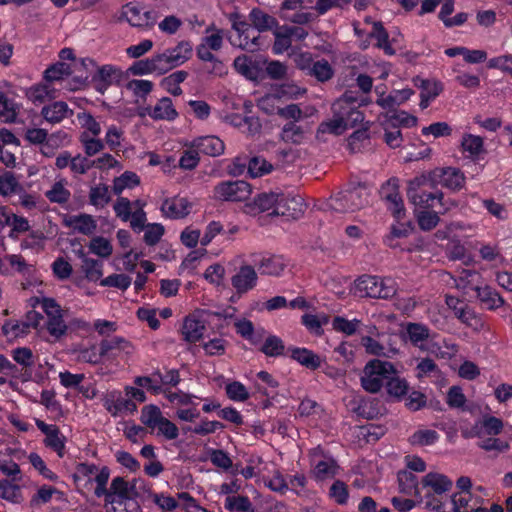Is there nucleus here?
<instances>
[{"mask_svg": "<svg viewBox=\"0 0 512 512\" xmlns=\"http://www.w3.org/2000/svg\"><path fill=\"white\" fill-rule=\"evenodd\" d=\"M304 210L301 197L283 192L261 193L252 203L245 205L247 214L267 213L269 216H280L285 222L298 220Z\"/></svg>", "mask_w": 512, "mask_h": 512, "instance_id": "f257e3e1", "label": "nucleus"}, {"mask_svg": "<svg viewBox=\"0 0 512 512\" xmlns=\"http://www.w3.org/2000/svg\"><path fill=\"white\" fill-rule=\"evenodd\" d=\"M436 186L433 184L431 171L427 174L416 176L408 183L407 195L410 201L417 207L418 224H438V214L445 213L448 207L443 202V193H417V190L424 185Z\"/></svg>", "mask_w": 512, "mask_h": 512, "instance_id": "f03ea898", "label": "nucleus"}, {"mask_svg": "<svg viewBox=\"0 0 512 512\" xmlns=\"http://www.w3.org/2000/svg\"><path fill=\"white\" fill-rule=\"evenodd\" d=\"M249 20L250 23L238 13L230 15L232 28L238 35V39H232L231 43L241 49L253 51L258 48V33L272 29L277 22L274 17L258 8L250 11Z\"/></svg>", "mask_w": 512, "mask_h": 512, "instance_id": "7ed1b4c3", "label": "nucleus"}, {"mask_svg": "<svg viewBox=\"0 0 512 512\" xmlns=\"http://www.w3.org/2000/svg\"><path fill=\"white\" fill-rule=\"evenodd\" d=\"M369 190L364 185L349 187L319 204L327 217L322 221L346 220L343 215L353 213L368 203Z\"/></svg>", "mask_w": 512, "mask_h": 512, "instance_id": "20e7f679", "label": "nucleus"}, {"mask_svg": "<svg viewBox=\"0 0 512 512\" xmlns=\"http://www.w3.org/2000/svg\"><path fill=\"white\" fill-rule=\"evenodd\" d=\"M357 101L349 94H344L332 104V118L323 121L318 127V135H341L349 127L363 121L364 116L357 108Z\"/></svg>", "mask_w": 512, "mask_h": 512, "instance_id": "39448f33", "label": "nucleus"}, {"mask_svg": "<svg viewBox=\"0 0 512 512\" xmlns=\"http://www.w3.org/2000/svg\"><path fill=\"white\" fill-rule=\"evenodd\" d=\"M393 363L380 359H372L366 363L360 377L361 387L368 393H378L390 374H396Z\"/></svg>", "mask_w": 512, "mask_h": 512, "instance_id": "423d86ee", "label": "nucleus"}, {"mask_svg": "<svg viewBox=\"0 0 512 512\" xmlns=\"http://www.w3.org/2000/svg\"><path fill=\"white\" fill-rule=\"evenodd\" d=\"M355 289L361 297L389 299L396 294V284L392 278L363 275L355 282Z\"/></svg>", "mask_w": 512, "mask_h": 512, "instance_id": "0eeeda50", "label": "nucleus"}, {"mask_svg": "<svg viewBox=\"0 0 512 512\" xmlns=\"http://www.w3.org/2000/svg\"><path fill=\"white\" fill-rule=\"evenodd\" d=\"M121 19L132 27L148 31L157 23L158 13L138 3L130 2L122 7Z\"/></svg>", "mask_w": 512, "mask_h": 512, "instance_id": "6e6552de", "label": "nucleus"}, {"mask_svg": "<svg viewBox=\"0 0 512 512\" xmlns=\"http://www.w3.org/2000/svg\"><path fill=\"white\" fill-rule=\"evenodd\" d=\"M174 68H176L175 65L164 50L151 57L134 62L131 70L135 75L154 74L161 76Z\"/></svg>", "mask_w": 512, "mask_h": 512, "instance_id": "1a4fd4ad", "label": "nucleus"}, {"mask_svg": "<svg viewBox=\"0 0 512 512\" xmlns=\"http://www.w3.org/2000/svg\"><path fill=\"white\" fill-rule=\"evenodd\" d=\"M145 203L142 200L130 201L125 197H119L113 205L116 216L122 222L130 224H145Z\"/></svg>", "mask_w": 512, "mask_h": 512, "instance_id": "9d476101", "label": "nucleus"}, {"mask_svg": "<svg viewBox=\"0 0 512 512\" xmlns=\"http://www.w3.org/2000/svg\"><path fill=\"white\" fill-rule=\"evenodd\" d=\"M252 192L251 185L243 180L224 181L215 186L214 198L221 201H244Z\"/></svg>", "mask_w": 512, "mask_h": 512, "instance_id": "9b49d317", "label": "nucleus"}, {"mask_svg": "<svg viewBox=\"0 0 512 512\" xmlns=\"http://www.w3.org/2000/svg\"><path fill=\"white\" fill-rule=\"evenodd\" d=\"M305 90H301L298 87L292 85H284L280 88L275 89L272 93H268L258 100V107L267 114H278V102L281 97L288 96L290 98H296L302 95Z\"/></svg>", "mask_w": 512, "mask_h": 512, "instance_id": "f8f14e48", "label": "nucleus"}, {"mask_svg": "<svg viewBox=\"0 0 512 512\" xmlns=\"http://www.w3.org/2000/svg\"><path fill=\"white\" fill-rule=\"evenodd\" d=\"M222 44V31L217 29H207L205 36L201 40V43L197 46V56L202 61L215 62L217 65H221V63L217 61L212 52L219 51L222 47Z\"/></svg>", "mask_w": 512, "mask_h": 512, "instance_id": "ddd939ff", "label": "nucleus"}, {"mask_svg": "<svg viewBox=\"0 0 512 512\" xmlns=\"http://www.w3.org/2000/svg\"><path fill=\"white\" fill-rule=\"evenodd\" d=\"M504 424L500 418L485 415L482 420L474 423L469 431L462 432L464 438H483L486 435L496 436L503 430Z\"/></svg>", "mask_w": 512, "mask_h": 512, "instance_id": "4468645a", "label": "nucleus"}, {"mask_svg": "<svg viewBox=\"0 0 512 512\" xmlns=\"http://www.w3.org/2000/svg\"><path fill=\"white\" fill-rule=\"evenodd\" d=\"M381 196L386 201L388 209L397 220L404 214V203L399 193V180L390 178L381 188Z\"/></svg>", "mask_w": 512, "mask_h": 512, "instance_id": "2eb2a0df", "label": "nucleus"}, {"mask_svg": "<svg viewBox=\"0 0 512 512\" xmlns=\"http://www.w3.org/2000/svg\"><path fill=\"white\" fill-rule=\"evenodd\" d=\"M37 428L45 434L43 443L46 447L52 449L57 455L62 458L65 451L66 437L61 434L60 429L56 425H49L43 420L35 419Z\"/></svg>", "mask_w": 512, "mask_h": 512, "instance_id": "dca6fc26", "label": "nucleus"}, {"mask_svg": "<svg viewBox=\"0 0 512 512\" xmlns=\"http://www.w3.org/2000/svg\"><path fill=\"white\" fill-rule=\"evenodd\" d=\"M433 184H440L448 189H460L464 182L465 176L463 173L454 167L436 168L431 171Z\"/></svg>", "mask_w": 512, "mask_h": 512, "instance_id": "f3484780", "label": "nucleus"}, {"mask_svg": "<svg viewBox=\"0 0 512 512\" xmlns=\"http://www.w3.org/2000/svg\"><path fill=\"white\" fill-rule=\"evenodd\" d=\"M123 77V71L113 65H103L99 67L92 77L95 89L104 94L112 85L117 84Z\"/></svg>", "mask_w": 512, "mask_h": 512, "instance_id": "a211bd4d", "label": "nucleus"}, {"mask_svg": "<svg viewBox=\"0 0 512 512\" xmlns=\"http://www.w3.org/2000/svg\"><path fill=\"white\" fill-rule=\"evenodd\" d=\"M160 209L166 219L181 220L190 213L191 203L185 197L174 196L166 198Z\"/></svg>", "mask_w": 512, "mask_h": 512, "instance_id": "6ab92c4d", "label": "nucleus"}, {"mask_svg": "<svg viewBox=\"0 0 512 512\" xmlns=\"http://www.w3.org/2000/svg\"><path fill=\"white\" fill-rule=\"evenodd\" d=\"M257 279L258 276L254 267L243 265L239 268L238 272L232 276L231 284L238 294H244L256 286Z\"/></svg>", "mask_w": 512, "mask_h": 512, "instance_id": "aec40b11", "label": "nucleus"}, {"mask_svg": "<svg viewBox=\"0 0 512 512\" xmlns=\"http://www.w3.org/2000/svg\"><path fill=\"white\" fill-rule=\"evenodd\" d=\"M379 121L384 129H387V127L397 129L399 127L410 128L417 124V118L404 110L389 109L388 112L379 116Z\"/></svg>", "mask_w": 512, "mask_h": 512, "instance_id": "412c9836", "label": "nucleus"}, {"mask_svg": "<svg viewBox=\"0 0 512 512\" xmlns=\"http://www.w3.org/2000/svg\"><path fill=\"white\" fill-rule=\"evenodd\" d=\"M144 111V115L153 120L173 121L178 117V112L169 97H162L154 106L147 107Z\"/></svg>", "mask_w": 512, "mask_h": 512, "instance_id": "4be33fe9", "label": "nucleus"}, {"mask_svg": "<svg viewBox=\"0 0 512 512\" xmlns=\"http://www.w3.org/2000/svg\"><path fill=\"white\" fill-rule=\"evenodd\" d=\"M191 148L208 156H219L224 152V142L217 136H201L191 141Z\"/></svg>", "mask_w": 512, "mask_h": 512, "instance_id": "5701e85b", "label": "nucleus"}, {"mask_svg": "<svg viewBox=\"0 0 512 512\" xmlns=\"http://www.w3.org/2000/svg\"><path fill=\"white\" fill-rule=\"evenodd\" d=\"M414 85L420 89V107L426 109L430 102L434 100L442 91V84L436 80H427L415 78Z\"/></svg>", "mask_w": 512, "mask_h": 512, "instance_id": "b1692460", "label": "nucleus"}, {"mask_svg": "<svg viewBox=\"0 0 512 512\" xmlns=\"http://www.w3.org/2000/svg\"><path fill=\"white\" fill-rule=\"evenodd\" d=\"M290 358L310 370L321 367L322 360L318 354L307 348L289 347Z\"/></svg>", "mask_w": 512, "mask_h": 512, "instance_id": "393cba45", "label": "nucleus"}, {"mask_svg": "<svg viewBox=\"0 0 512 512\" xmlns=\"http://www.w3.org/2000/svg\"><path fill=\"white\" fill-rule=\"evenodd\" d=\"M404 329L400 331V337L403 341H410L414 346H418L429 338V328L421 323L408 322L402 326Z\"/></svg>", "mask_w": 512, "mask_h": 512, "instance_id": "a878e982", "label": "nucleus"}, {"mask_svg": "<svg viewBox=\"0 0 512 512\" xmlns=\"http://www.w3.org/2000/svg\"><path fill=\"white\" fill-rule=\"evenodd\" d=\"M104 497L106 504H124L129 500L127 481L123 477H115Z\"/></svg>", "mask_w": 512, "mask_h": 512, "instance_id": "bb28decb", "label": "nucleus"}, {"mask_svg": "<svg viewBox=\"0 0 512 512\" xmlns=\"http://www.w3.org/2000/svg\"><path fill=\"white\" fill-rule=\"evenodd\" d=\"M236 71L250 80H256L261 72V62L247 55L238 56L234 60Z\"/></svg>", "mask_w": 512, "mask_h": 512, "instance_id": "cd10ccee", "label": "nucleus"}, {"mask_svg": "<svg viewBox=\"0 0 512 512\" xmlns=\"http://www.w3.org/2000/svg\"><path fill=\"white\" fill-rule=\"evenodd\" d=\"M385 389L393 401L400 402L408 394L410 387L407 380L398 376L397 372L396 374L389 375L385 383Z\"/></svg>", "mask_w": 512, "mask_h": 512, "instance_id": "c85d7f7f", "label": "nucleus"}, {"mask_svg": "<svg viewBox=\"0 0 512 512\" xmlns=\"http://www.w3.org/2000/svg\"><path fill=\"white\" fill-rule=\"evenodd\" d=\"M25 96L34 105H41L56 97L55 89L48 83H38L27 88Z\"/></svg>", "mask_w": 512, "mask_h": 512, "instance_id": "c756f323", "label": "nucleus"}, {"mask_svg": "<svg viewBox=\"0 0 512 512\" xmlns=\"http://www.w3.org/2000/svg\"><path fill=\"white\" fill-rule=\"evenodd\" d=\"M41 114L43 118L52 124L60 123L65 118L73 114L68 105L63 101H56L42 108Z\"/></svg>", "mask_w": 512, "mask_h": 512, "instance_id": "7c9ffc66", "label": "nucleus"}, {"mask_svg": "<svg viewBox=\"0 0 512 512\" xmlns=\"http://www.w3.org/2000/svg\"><path fill=\"white\" fill-rule=\"evenodd\" d=\"M205 330L206 327L203 321L187 316L184 319L181 332L186 342L195 343L202 339Z\"/></svg>", "mask_w": 512, "mask_h": 512, "instance_id": "2f4dec72", "label": "nucleus"}, {"mask_svg": "<svg viewBox=\"0 0 512 512\" xmlns=\"http://www.w3.org/2000/svg\"><path fill=\"white\" fill-rule=\"evenodd\" d=\"M45 196L52 203H67L71 197L68 181L64 178L57 179L51 187L45 191Z\"/></svg>", "mask_w": 512, "mask_h": 512, "instance_id": "473e14b6", "label": "nucleus"}, {"mask_svg": "<svg viewBox=\"0 0 512 512\" xmlns=\"http://www.w3.org/2000/svg\"><path fill=\"white\" fill-rule=\"evenodd\" d=\"M399 490L406 495H414L418 502L422 501L421 493L418 489V478L413 472L401 470L397 475Z\"/></svg>", "mask_w": 512, "mask_h": 512, "instance_id": "72a5a7b5", "label": "nucleus"}, {"mask_svg": "<svg viewBox=\"0 0 512 512\" xmlns=\"http://www.w3.org/2000/svg\"><path fill=\"white\" fill-rule=\"evenodd\" d=\"M413 94L410 88L393 90L389 95L381 94L376 103L384 109H391L406 102Z\"/></svg>", "mask_w": 512, "mask_h": 512, "instance_id": "f704fd0d", "label": "nucleus"}, {"mask_svg": "<svg viewBox=\"0 0 512 512\" xmlns=\"http://www.w3.org/2000/svg\"><path fill=\"white\" fill-rule=\"evenodd\" d=\"M445 302L454 311L457 319L466 325H472L471 320L476 318L475 313L462 300L452 295H446Z\"/></svg>", "mask_w": 512, "mask_h": 512, "instance_id": "c9c22d12", "label": "nucleus"}, {"mask_svg": "<svg viewBox=\"0 0 512 512\" xmlns=\"http://www.w3.org/2000/svg\"><path fill=\"white\" fill-rule=\"evenodd\" d=\"M476 292V296L479 299L480 303L489 310H493L501 307L504 304L503 298L499 295V293L491 288L490 286L479 287L476 286L474 288Z\"/></svg>", "mask_w": 512, "mask_h": 512, "instance_id": "e433bc0d", "label": "nucleus"}, {"mask_svg": "<svg viewBox=\"0 0 512 512\" xmlns=\"http://www.w3.org/2000/svg\"><path fill=\"white\" fill-rule=\"evenodd\" d=\"M285 267L286 263L283 257L279 255L263 257L258 263V271L261 275L279 276Z\"/></svg>", "mask_w": 512, "mask_h": 512, "instance_id": "4c0bfd02", "label": "nucleus"}, {"mask_svg": "<svg viewBox=\"0 0 512 512\" xmlns=\"http://www.w3.org/2000/svg\"><path fill=\"white\" fill-rule=\"evenodd\" d=\"M424 487H431L435 494H442L452 488V481L444 474L430 472L422 479Z\"/></svg>", "mask_w": 512, "mask_h": 512, "instance_id": "58836bf2", "label": "nucleus"}, {"mask_svg": "<svg viewBox=\"0 0 512 512\" xmlns=\"http://www.w3.org/2000/svg\"><path fill=\"white\" fill-rule=\"evenodd\" d=\"M175 67L183 65L192 56V45L189 41H180L174 47L165 49Z\"/></svg>", "mask_w": 512, "mask_h": 512, "instance_id": "ea45409f", "label": "nucleus"}, {"mask_svg": "<svg viewBox=\"0 0 512 512\" xmlns=\"http://www.w3.org/2000/svg\"><path fill=\"white\" fill-rule=\"evenodd\" d=\"M187 76L188 74L185 71H175L164 77L160 82V86L168 93L179 96L182 94L180 84L186 80Z\"/></svg>", "mask_w": 512, "mask_h": 512, "instance_id": "a19ab883", "label": "nucleus"}, {"mask_svg": "<svg viewBox=\"0 0 512 512\" xmlns=\"http://www.w3.org/2000/svg\"><path fill=\"white\" fill-rule=\"evenodd\" d=\"M19 112V105L8 98L5 93L0 91V119L6 123H14Z\"/></svg>", "mask_w": 512, "mask_h": 512, "instance_id": "79ce46f5", "label": "nucleus"}, {"mask_svg": "<svg viewBox=\"0 0 512 512\" xmlns=\"http://www.w3.org/2000/svg\"><path fill=\"white\" fill-rule=\"evenodd\" d=\"M0 371L8 376L20 379L22 382L30 381L32 378L31 371L19 369L3 354H0Z\"/></svg>", "mask_w": 512, "mask_h": 512, "instance_id": "37998d69", "label": "nucleus"}, {"mask_svg": "<svg viewBox=\"0 0 512 512\" xmlns=\"http://www.w3.org/2000/svg\"><path fill=\"white\" fill-rule=\"evenodd\" d=\"M22 184L12 172H4L0 175V195L10 197L21 192Z\"/></svg>", "mask_w": 512, "mask_h": 512, "instance_id": "c03bdc74", "label": "nucleus"}, {"mask_svg": "<svg viewBox=\"0 0 512 512\" xmlns=\"http://www.w3.org/2000/svg\"><path fill=\"white\" fill-rule=\"evenodd\" d=\"M140 184L139 176L131 171H126L113 180V192L120 195L126 189H133Z\"/></svg>", "mask_w": 512, "mask_h": 512, "instance_id": "a18cd8bd", "label": "nucleus"}, {"mask_svg": "<svg viewBox=\"0 0 512 512\" xmlns=\"http://www.w3.org/2000/svg\"><path fill=\"white\" fill-rule=\"evenodd\" d=\"M464 153L471 158H478L484 152L483 139L473 134H465L461 141Z\"/></svg>", "mask_w": 512, "mask_h": 512, "instance_id": "49530a36", "label": "nucleus"}, {"mask_svg": "<svg viewBox=\"0 0 512 512\" xmlns=\"http://www.w3.org/2000/svg\"><path fill=\"white\" fill-rule=\"evenodd\" d=\"M111 199L109 187L105 184H97L90 188L89 201L96 208L105 207Z\"/></svg>", "mask_w": 512, "mask_h": 512, "instance_id": "de8ad7c7", "label": "nucleus"}, {"mask_svg": "<svg viewBox=\"0 0 512 512\" xmlns=\"http://www.w3.org/2000/svg\"><path fill=\"white\" fill-rule=\"evenodd\" d=\"M79 256L81 258H83V262H84L83 269H84L86 278L89 281H93V282L98 281L103 275L102 262L99 260L85 257L83 249L79 250Z\"/></svg>", "mask_w": 512, "mask_h": 512, "instance_id": "09e8293b", "label": "nucleus"}, {"mask_svg": "<svg viewBox=\"0 0 512 512\" xmlns=\"http://www.w3.org/2000/svg\"><path fill=\"white\" fill-rule=\"evenodd\" d=\"M127 347H130L129 341L121 336L103 339L99 344L103 357L113 354L114 351L126 350Z\"/></svg>", "mask_w": 512, "mask_h": 512, "instance_id": "8fccbe9b", "label": "nucleus"}, {"mask_svg": "<svg viewBox=\"0 0 512 512\" xmlns=\"http://www.w3.org/2000/svg\"><path fill=\"white\" fill-rule=\"evenodd\" d=\"M369 36L377 40V46L385 51L386 54H394V50L389 44L388 33L384 29L381 22L373 21V27L368 32Z\"/></svg>", "mask_w": 512, "mask_h": 512, "instance_id": "3c124183", "label": "nucleus"}, {"mask_svg": "<svg viewBox=\"0 0 512 512\" xmlns=\"http://www.w3.org/2000/svg\"><path fill=\"white\" fill-rule=\"evenodd\" d=\"M162 418L160 408L154 404L146 405L141 410L140 421L148 428L155 429Z\"/></svg>", "mask_w": 512, "mask_h": 512, "instance_id": "603ef678", "label": "nucleus"}, {"mask_svg": "<svg viewBox=\"0 0 512 512\" xmlns=\"http://www.w3.org/2000/svg\"><path fill=\"white\" fill-rule=\"evenodd\" d=\"M339 466L334 459L319 461L313 470L314 476L317 480L323 481L328 478H333L338 471Z\"/></svg>", "mask_w": 512, "mask_h": 512, "instance_id": "864d4df0", "label": "nucleus"}, {"mask_svg": "<svg viewBox=\"0 0 512 512\" xmlns=\"http://www.w3.org/2000/svg\"><path fill=\"white\" fill-rule=\"evenodd\" d=\"M285 345L282 339L275 335H269L260 348V351L269 357H278L284 354Z\"/></svg>", "mask_w": 512, "mask_h": 512, "instance_id": "5fc2aeb1", "label": "nucleus"}, {"mask_svg": "<svg viewBox=\"0 0 512 512\" xmlns=\"http://www.w3.org/2000/svg\"><path fill=\"white\" fill-rule=\"evenodd\" d=\"M136 233L144 231V242L148 246L156 245L165 233L164 226H132Z\"/></svg>", "mask_w": 512, "mask_h": 512, "instance_id": "6e6d98bb", "label": "nucleus"}, {"mask_svg": "<svg viewBox=\"0 0 512 512\" xmlns=\"http://www.w3.org/2000/svg\"><path fill=\"white\" fill-rule=\"evenodd\" d=\"M0 498L12 503H20L22 500L20 486L12 484L7 479L0 480Z\"/></svg>", "mask_w": 512, "mask_h": 512, "instance_id": "4d7b16f0", "label": "nucleus"}, {"mask_svg": "<svg viewBox=\"0 0 512 512\" xmlns=\"http://www.w3.org/2000/svg\"><path fill=\"white\" fill-rule=\"evenodd\" d=\"M439 439V434L435 430L425 429L417 430L410 437L409 442L414 446H429Z\"/></svg>", "mask_w": 512, "mask_h": 512, "instance_id": "13d9d810", "label": "nucleus"}, {"mask_svg": "<svg viewBox=\"0 0 512 512\" xmlns=\"http://www.w3.org/2000/svg\"><path fill=\"white\" fill-rule=\"evenodd\" d=\"M308 74L320 82H326L332 78L334 70L327 60L322 59L313 63Z\"/></svg>", "mask_w": 512, "mask_h": 512, "instance_id": "bf43d9fd", "label": "nucleus"}, {"mask_svg": "<svg viewBox=\"0 0 512 512\" xmlns=\"http://www.w3.org/2000/svg\"><path fill=\"white\" fill-rule=\"evenodd\" d=\"M71 73L70 67L64 62H58L48 67L44 72V79L49 82L60 81Z\"/></svg>", "mask_w": 512, "mask_h": 512, "instance_id": "052dcab7", "label": "nucleus"}, {"mask_svg": "<svg viewBox=\"0 0 512 512\" xmlns=\"http://www.w3.org/2000/svg\"><path fill=\"white\" fill-rule=\"evenodd\" d=\"M105 407L107 411L113 416H116L122 411H129L130 413H134L137 410V405L133 400L123 398L121 395H119L118 398L112 403L107 401L105 403Z\"/></svg>", "mask_w": 512, "mask_h": 512, "instance_id": "680f3d73", "label": "nucleus"}, {"mask_svg": "<svg viewBox=\"0 0 512 512\" xmlns=\"http://www.w3.org/2000/svg\"><path fill=\"white\" fill-rule=\"evenodd\" d=\"M281 138L284 142L292 144H301L304 141L305 135L302 128L293 122L284 125Z\"/></svg>", "mask_w": 512, "mask_h": 512, "instance_id": "e2e57ef3", "label": "nucleus"}, {"mask_svg": "<svg viewBox=\"0 0 512 512\" xmlns=\"http://www.w3.org/2000/svg\"><path fill=\"white\" fill-rule=\"evenodd\" d=\"M225 508L231 512H254L251 501L247 496H228Z\"/></svg>", "mask_w": 512, "mask_h": 512, "instance_id": "0e129e2a", "label": "nucleus"}, {"mask_svg": "<svg viewBox=\"0 0 512 512\" xmlns=\"http://www.w3.org/2000/svg\"><path fill=\"white\" fill-rule=\"evenodd\" d=\"M90 252L102 258H107L112 254L113 248L110 241L104 237H94L89 244Z\"/></svg>", "mask_w": 512, "mask_h": 512, "instance_id": "69168bd1", "label": "nucleus"}, {"mask_svg": "<svg viewBox=\"0 0 512 512\" xmlns=\"http://www.w3.org/2000/svg\"><path fill=\"white\" fill-rule=\"evenodd\" d=\"M77 119L84 129L83 133H88L90 136H98L101 133V126L96 119L87 112H82L77 115Z\"/></svg>", "mask_w": 512, "mask_h": 512, "instance_id": "338daca9", "label": "nucleus"}, {"mask_svg": "<svg viewBox=\"0 0 512 512\" xmlns=\"http://www.w3.org/2000/svg\"><path fill=\"white\" fill-rule=\"evenodd\" d=\"M273 166L266 159L262 157H254L249 161L248 172L251 177H261L272 171Z\"/></svg>", "mask_w": 512, "mask_h": 512, "instance_id": "774afa93", "label": "nucleus"}]
</instances>
